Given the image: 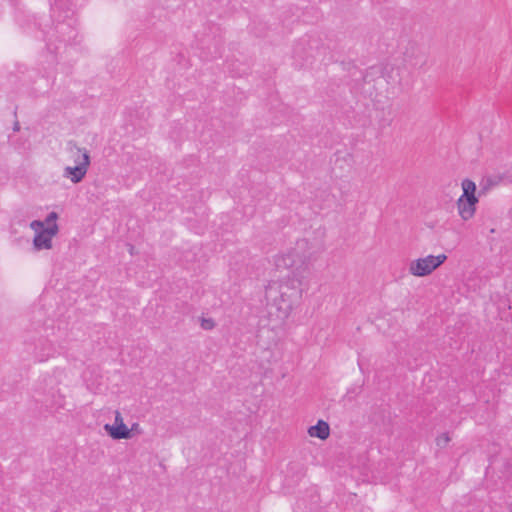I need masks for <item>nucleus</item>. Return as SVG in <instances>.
I'll use <instances>...</instances> for the list:
<instances>
[{"label": "nucleus", "mask_w": 512, "mask_h": 512, "mask_svg": "<svg viewBox=\"0 0 512 512\" xmlns=\"http://www.w3.org/2000/svg\"><path fill=\"white\" fill-rule=\"evenodd\" d=\"M323 248V241L320 238H300L292 247L274 255L273 265L277 271L291 270L292 277L306 280L311 262Z\"/></svg>", "instance_id": "obj_1"}, {"label": "nucleus", "mask_w": 512, "mask_h": 512, "mask_svg": "<svg viewBox=\"0 0 512 512\" xmlns=\"http://www.w3.org/2000/svg\"><path fill=\"white\" fill-rule=\"evenodd\" d=\"M306 280L288 276L278 283L269 285L267 295L276 307L279 317L286 319L289 317L294 307L302 298V286Z\"/></svg>", "instance_id": "obj_2"}, {"label": "nucleus", "mask_w": 512, "mask_h": 512, "mask_svg": "<svg viewBox=\"0 0 512 512\" xmlns=\"http://www.w3.org/2000/svg\"><path fill=\"white\" fill-rule=\"evenodd\" d=\"M463 194L457 200L458 213L462 220L468 221L475 215L478 198L475 196L476 184L470 179L462 181Z\"/></svg>", "instance_id": "obj_3"}, {"label": "nucleus", "mask_w": 512, "mask_h": 512, "mask_svg": "<svg viewBox=\"0 0 512 512\" xmlns=\"http://www.w3.org/2000/svg\"><path fill=\"white\" fill-rule=\"evenodd\" d=\"M446 259L447 256L445 254H439L437 256L427 255L410 261L408 271L415 277H425L432 274Z\"/></svg>", "instance_id": "obj_4"}, {"label": "nucleus", "mask_w": 512, "mask_h": 512, "mask_svg": "<svg viewBox=\"0 0 512 512\" xmlns=\"http://www.w3.org/2000/svg\"><path fill=\"white\" fill-rule=\"evenodd\" d=\"M59 227L57 224H52L45 229L36 233L33 239V245L36 250L51 249L52 238L57 235Z\"/></svg>", "instance_id": "obj_5"}, {"label": "nucleus", "mask_w": 512, "mask_h": 512, "mask_svg": "<svg viewBox=\"0 0 512 512\" xmlns=\"http://www.w3.org/2000/svg\"><path fill=\"white\" fill-rule=\"evenodd\" d=\"M90 166V157H85V161L75 166H67L64 169V177L69 178L72 183H79L85 177Z\"/></svg>", "instance_id": "obj_6"}, {"label": "nucleus", "mask_w": 512, "mask_h": 512, "mask_svg": "<svg viewBox=\"0 0 512 512\" xmlns=\"http://www.w3.org/2000/svg\"><path fill=\"white\" fill-rule=\"evenodd\" d=\"M65 153L67 160L73 162L75 165H79V163L85 161V157H90L88 151L78 147L74 141L67 143Z\"/></svg>", "instance_id": "obj_7"}, {"label": "nucleus", "mask_w": 512, "mask_h": 512, "mask_svg": "<svg viewBox=\"0 0 512 512\" xmlns=\"http://www.w3.org/2000/svg\"><path fill=\"white\" fill-rule=\"evenodd\" d=\"M104 430L109 434V436L112 439H115V440L131 438V430H129V428L126 426L125 423L117 425V426L105 424Z\"/></svg>", "instance_id": "obj_8"}, {"label": "nucleus", "mask_w": 512, "mask_h": 512, "mask_svg": "<svg viewBox=\"0 0 512 512\" xmlns=\"http://www.w3.org/2000/svg\"><path fill=\"white\" fill-rule=\"evenodd\" d=\"M308 434L321 440H326L330 436L329 424L324 420H319L316 425L309 427Z\"/></svg>", "instance_id": "obj_9"}, {"label": "nucleus", "mask_w": 512, "mask_h": 512, "mask_svg": "<svg viewBox=\"0 0 512 512\" xmlns=\"http://www.w3.org/2000/svg\"><path fill=\"white\" fill-rule=\"evenodd\" d=\"M450 442L448 433H442L436 438V445L439 447H445Z\"/></svg>", "instance_id": "obj_10"}, {"label": "nucleus", "mask_w": 512, "mask_h": 512, "mask_svg": "<svg viewBox=\"0 0 512 512\" xmlns=\"http://www.w3.org/2000/svg\"><path fill=\"white\" fill-rule=\"evenodd\" d=\"M57 218H58V214L56 212H50L45 219V223H47L48 226H50L52 224H57L56 223Z\"/></svg>", "instance_id": "obj_11"}, {"label": "nucleus", "mask_w": 512, "mask_h": 512, "mask_svg": "<svg viewBox=\"0 0 512 512\" xmlns=\"http://www.w3.org/2000/svg\"><path fill=\"white\" fill-rule=\"evenodd\" d=\"M30 227L35 230L37 233L44 228V222L42 221H39V220H35V221H32L31 224H30Z\"/></svg>", "instance_id": "obj_12"}, {"label": "nucleus", "mask_w": 512, "mask_h": 512, "mask_svg": "<svg viewBox=\"0 0 512 512\" xmlns=\"http://www.w3.org/2000/svg\"><path fill=\"white\" fill-rule=\"evenodd\" d=\"M201 327L205 330H210L214 327V322L212 319H202Z\"/></svg>", "instance_id": "obj_13"}, {"label": "nucleus", "mask_w": 512, "mask_h": 512, "mask_svg": "<svg viewBox=\"0 0 512 512\" xmlns=\"http://www.w3.org/2000/svg\"><path fill=\"white\" fill-rule=\"evenodd\" d=\"M123 423H124V420H123V417H122L120 411L116 410L115 411V424L113 426H117V425H120Z\"/></svg>", "instance_id": "obj_14"}, {"label": "nucleus", "mask_w": 512, "mask_h": 512, "mask_svg": "<svg viewBox=\"0 0 512 512\" xmlns=\"http://www.w3.org/2000/svg\"><path fill=\"white\" fill-rule=\"evenodd\" d=\"M129 430H131V438L133 437L134 433H137V434L141 433L140 425L138 423H133L131 425V428H129Z\"/></svg>", "instance_id": "obj_15"}, {"label": "nucleus", "mask_w": 512, "mask_h": 512, "mask_svg": "<svg viewBox=\"0 0 512 512\" xmlns=\"http://www.w3.org/2000/svg\"><path fill=\"white\" fill-rule=\"evenodd\" d=\"M13 130H14L15 132H18V131L20 130V124H19V122H18V121H16V122L14 123V125H13Z\"/></svg>", "instance_id": "obj_16"}]
</instances>
